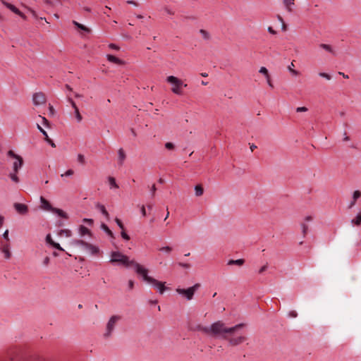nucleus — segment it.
<instances>
[{
  "label": "nucleus",
  "instance_id": "obj_1",
  "mask_svg": "<svg viewBox=\"0 0 361 361\" xmlns=\"http://www.w3.org/2000/svg\"><path fill=\"white\" fill-rule=\"evenodd\" d=\"M245 326V324L240 323L231 327H227L222 321H217L212 323L210 326H203L198 324L190 326V330L200 331L212 338L226 340L229 345L237 346L247 339L245 335L238 333L240 329Z\"/></svg>",
  "mask_w": 361,
  "mask_h": 361
},
{
  "label": "nucleus",
  "instance_id": "obj_2",
  "mask_svg": "<svg viewBox=\"0 0 361 361\" xmlns=\"http://www.w3.org/2000/svg\"><path fill=\"white\" fill-rule=\"evenodd\" d=\"M111 263H118L128 267L134 263V260H130L128 257L122 254L120 252H112L111 253V259L109 261Z\"/></svg>",
  "mask_w": 361,
  "mask_h": 361
},
{
  "label": "nucleus",
  "instance_id": "obj_3",
  "mask_svg": "<svg viewBox=\"0 0 361 361\" xmlns=\"http://www.w3.org/2000/svg\"><path fill=\"white\" fill-rule=\"evenodd\" d=\"M71 244L74 246L80 247L83 251L91 255H97L99 252L98 247L82 240L74 239L71 241Z\"/></svg>",
  "mask_w": 361,
  "mask_h": 361
},
{
  "label": "nucleus",
  "instance_id": "obj_4",
  "mask_svg": "<svg viewBox=\"0 0 361 361\" xmlns=\"http://www.w3.org/2000/svg\"><path fill=\"white\" fill-rule=\"evenodd\" d=\"M39 200H40V203H41L40 208L42 209L45 210V211L51 212L54 214H58L60 217H62L64 219L68 218V214L65 212H63L61 209L53 207L51 205V204L49 203V202L48 200H47L44 197H43L42 196L40 197Z\"/></svg>",
  "mask_w": 361,
  "mask_h": 361
},
{
  "label": "nucleus",
  "instance_id": "obj_5",
  "mask_svg": "<svg viewBox=\"0 0 361 361\" xmlns=\"http://www.w3.org/2000/svg\"><path fill=\"white\" fill-rule=\"evenodd\" d=\"M166 82L173 85V87L171 88V91L178 95H181L183 94V91L181 90V87H186V84H183V81L179 78L170 75L166 78Z\"/></svg>",
  "mask_w": 361,
  "mask_h": 361
},
{
  "label": "nucleus",
  "instance_id": "obj_6",
  "mask_svg": "<svg viewBox=\"0 0 361 361\" xmlns=\"http://www.w3.org/2000/svg\"><path fill=\"white\" fill-rule=\"evenodd\" d=\"M121 319V317L119 315H113L110 317L106 324V330L103 335L104 338H109L111 336L117 322Z\"/></svg>",
  "mask_w": 361,
  "mask_h": 361
},
{
  "label": "nucleus",
  "instance_id": "obj_7",
  "mask_svg": "<svg viewBox=\"0 0 361 361\" xmlns=\"http://www.w3.org/2000/svg\"><path fill=\"white\" fill-rule=\"evenodd\" d=\"M200 287V283H195L194 286H192L187 289L178 288H176V291L178 294L185 297L188 300H190L192 299L195 292L197 290H198V288Z\"/></svg>",
  "mask_w": 361,
  "mask_h": 361
},
{
  "label": "nucleus",
  "instance_id": "obj_8",
  "mask_svg": "<svg viewBox=\"0 0 361 361\" xmlns=\"http://www.w3.org/2000/svg\"><path fill=\"white\" fill-rule=\"evenodd\" d=\"M131 266H133L135 272L142 278V280L148 283L150 279L152 278L148 276V269L135 261Z\"/></svg>",
  "mask_w": 361,
  "mask_h": 361
},
{
  "label": "nucleus",
  "instance_id": "obj_9",
  "mask_svg": "<svg viewBox=\"0 0 361 361\" xmlns=\"http://www.w3.org/2000/svg\"><path fill=\"white\" fill-rule=\"evenodd\" d=\"M8 157L14 159L13 162V171L14 172H18L19 169L23 166V158L15 154V152L12 150H9L7 153Z\"/></svg>",
  "mask_w": 361,
  "mask_h": 361
},
{
  "label": "nucleus",
  "instance_id": "obj_10",
  "mask_svg": "<svg viewBox=\"0 0 361 361\" xmlns=\"http://www.w3.org/2000/svg\"><path fill=\"white\" fill-rule=\"evenodd\" d=\"M148 283L156 288L160 294H163L166 289L164 282L159 281L154 278H152Z\"/></svg>",
  "mask_w": 361,
  "mask_h": 361
},
{
  "label": "nucleus",
  "instance_id": "obj_11",
  "mask_svg": "<svg viewBox=\"0 0 361 361\" xmlns=\"http://www.w3.org/2000/svg\"><path fill=\"white\" fill-rule=\"evenodd\" d=\"M13 208L16 212L20 215H26L29 212L28 207L23 203L15 202L13 204Z\"/></svg>",
  "mask_w": 361,
  "mask_h": 361
},
{
  "label": "nucleus",
  "instance_id": "obj_12",
  "mask_svg": "<svg viewBox=\"0 0 361 361\" xmlns=\"http://www.w3.org/2000/svg\"><path fill=\"white\" fill-rule=\"evenodd\" d=\"M32 102L34 105L39 106L46 102V98L42 92L35 93L32 96Z\"/></svg>",
  "mask_w": 361,
  "mask_h": 361
},
{
  "label": "nucleus",
  "instance_id": "obj_13",
  "mask_svg": "<svg viewBox=\"0 0 361 361\" xmlns=\"http://www.w3.org/2000/svg\"><path fill=\"white\" fill-rule=\"evenodd\" d=\"M0 249L1 252L4 255V257L7 259H10L11 257V253L9 250L10 249V243L8 242H1L0 244Z\"/></svg>",
  "mask_w": 361,
  "mask_h": 361
},
{
  "label": "nucleus",
  "instance_id": "obj_14",
  "mask_svg": "<svg viewBox=\"0 0 361 361\" xmlns=\"http://www.w3.org/2000/svg\"><path fill=\"white\" fill-rule=\"evenodd\" d=\"M37 129L42 133V135L44 136V140L45 141L49 143L52 147H56V145L55 143L53 142L52 140H51L47 132L41 127V126H39V124L37 125Z\"/></svg>",
  "mask_w": 361,
  "mask_h": 361
},
{
  "label": "nucleus",
  "instance_id": "obj_15",
  "mask_svg": "<svg viewBox=\"0 0 361 361\" xmlns=\"http://www.w3.org/2000/svg\"><path fill=\"white\" fill-rule=\"evenodd\" d=\"M3 4L5 5L8 9H10L11 11H13L14 13L19 15L22 18H25V15L20 11L18 8H17L13 4H11L9 3H7L6 1H2Z\"/></svg>",
  "mask_w": 361,
  "mask_h": 361
},
{
  "label": "nucleus",
  "instance_id": "obj_16",
  "mask_svg": "<svg viewBox=\"0 0 361 361\" xmlns=\"http://www.w3.org/2000/svg\"><path fill=\"white\" fill-rule=\"evenodd\" d=\"M95 207H96V209H97L98 210H99L101 212V213L105 216V218L107 220H109V219H110L109 214L103 204H100L99 202H97L95 204Z\"/></svg>",
  "mask_w": 361,
  "mask_h": 361
},
{
  "label": "nucleus",
  "instance_id": "obj_17",
  "mask_svg": "<svg viewBox=\"0 0 361 361\" xmlns=\"http://www.w3.org/2000/svg\"><path fill=\"white\" fill-rule=\"evenodd\" d=\"M126 158V155L124 150L123 149V148H120L118 150V161L120 166H122Z\"/></svg>",
  "mask_w": 361,
  "mask_h": 361
},
{
  "label": "nucleus",
  "instance_id": "obj_18",
  "mask_svg": "<svg viewBox=\"0 0 361 361\" xmlns=\"http://www.w3.org/2000/svg\"><path fill=\"white\" fill-rule=\"evenodd\" d=\"M361 197V192L360 190H355L354 191L353 194V200L350 202L348 208L351 209L353 207L356 203V201L358 198Z\"/></svg>",
  "mask_w": 361,
  "mask_h": 361
},
{
  "label": "nucleus",
  "instance_id": "obj_19",
  "mask_svg": "<svg viewBox=\"0 0 361 361\" xmlns=\"http://www.w3.org/2000/svg\"><path fill=\"white\" fill-rule=\"evenodd\" d=\"M106 57H107L108 61L111 63H114L118 65H124L125 64V62L123 60H121L113 55L109 54V55H107Z\"/></svg>",
  "mask_w": 361,
  "mask_h": 361
},
{
  "label": "nucleus",
  "instance_id": "obj_20",
  "mask_svg": "<svg viewBox=\"0 0 361 361\" xmlns=\"http://www.w3.org/2000/svg\"><path fill=\"white\" fill-rule=\"evenodd\" d=\"M245 262V260L243 259H230L227 264L228 265H237V266H242L243 265Z\"/></svg>",
  "mask_w": 361,
  "mask_h": 361
},
{
  "label": "nucleus",
  "instance_id": "obj_21",
  "mask_svg": "<svg viewBox=\"0 0 361 361\" xmlns=\"http://www.w3.org/2000/svg\"><path fill=\"white\" fill-rule=\"evenodd\" d=\"M295 0H283V3L288 12L292 11L291 6L294 5Z\"/></svg>",
  "mask_w": 361,
  "mask_h": 361
},
{
  "label": "nucleus",
  "instance_id": "obj_22",
  "mask_svg": "<svg viewBox=\"0 0 361 361\" xmlns=\"http://www.w3.org/2000/svg\"><path fill=\"white\" fill-rule=\"evenodd\" d=\"M73 24L78 29L82 30V31H85V32H87L89 33L90 32V30L85 27V25L79 23L78 22L75 21V20H73Z\"/></svg>",
  "mask_w": 361,
  "mask_h": 361
},
{
  "label": "nucleus",
  "instance_id": "obj_23",
  "mask_svg": "<svg viewBox=\"0 0 361 361\" xmlns=\"http://www.w3.org/2000/svg\"><path fill=\"white\" fill-rule=\"evenodd\" d=\"M101 229H102L109 236L114 238L113 232L109 228V227L104 223L101 224Z\"/></svg>",
  "mask_w": 361,
  "mask_h": 361
},
{
  "label": "nucleus",
  "instance_id": "obj_24",
  "mask_svg": "<svg viewBox=\"0 0 361 361\" xmlns=\"http://www.w3.org/2000/svg\"><path fill=\"white\" fill-rule=\"evenodd\" d=\"M319 47H321L322 49L326 50V51L335 55L336 53L335 51H334L332 47L329 44H319Z\"/></svg>",
  "mask_w": 361,
  "mask_h": 361
},
{
  "label": "nucleus",
  "instance_id": "obj_25",
  "mask_svg": "<svg viewBox=\"0 0 361 361\" xmlns=\"http://www.w3.org/2000/svg\"><path fill=\"white\" fill-rule=\"evenodd\" d=\"M351 224L355 226H360L361 224V211L357 214L355 219L351 220Z\"/></svg>",
  "mask_w": 361,
  "mask_h": 361
},
{
  "label": "nucleus",
  "instance_id": "obj_26",
  "mask_svg": "<svg viewBox=\"0 0 361 361\" xmlns=\"http://www.w3.org/2000/svg\"><path fill=\"white\" fill-rule=\"evenodd\" d=\"M195 195L200 197L203 195L204 189L201 185H197L195 187Z\"/></svg>",
  "mask_w": 361,
  "mask_h": 361
},
{
  "label": "nucleus",
  "instance_id": "obj_27",
  "mask_svg": "<svg viewBox=\"0 0 361 361\" xmlns=\"http://www.w3.org/2000/svg\"><path fill=\"white\" fill-rule=\"evenodd\" d=\"M108 181L111 188H118V185L116 182V179L114 177L109 176L108 177Z\"/></svg>",
  "mask_w": 361,
  "mask_h": 361
},
{
  "label": "nucleus",
  "instance_id": "obj_28",
  "mask_svg": "<svg viewBox=\"0 0 361 361\" xmlns=\"http://www.w3.org/2000/svg\"><path fill=\"white\" fill-rule=\"evenodd\" d=\"M17 173H18V172H14V171H13V172L10 173V174H9V177H10V178H11L13 182H15L16 183H19V181H20V180H19V178H18V176H17Z\"/></svg>",
  "mask_w": 361,
  "mask_h": 361
},
{
  "label": "nucleus",
  "instance_id": "obj_29",
  "mask_svg": "<svg viewBox=\"0 0 361 361\" xmlns=\"http://www.w3.org/2000/svg\"><path fill=\"white\" fill-rule=\"evenodd\" d=\"M79 231L81 235H85L86 234L90 233V230L84 226H80L79 228Z\"/></svg>",
  "mask_w": 361,
  "mask_h": 361
},
{
  "label": "nucleus",
  "instance_id": "obj_30",
  "mask_svg": "<svg viewBox=\"0 0 361 361\" xmlns=\"http://www.w3.org/2000/svg\"><path fill=\"white\" fill-rule=\"evenodd\" d=\"M300 226L302 228V235L305 237L308 232V228H309L308 225H307L305 222H302L300 224Z\"/></svg>",
  "mask_w": 361,
  "mask_h": 361
},
{
  "label": "nucleus",
  "instance_id": "obj_31",
  "mask_svg": "<svg viewBox=\"0 0 361 361\" xmlns=\"http://www.w3.org/2000/svg\"><path fill=\"white\" fill-rule=\"evenodd\" d=\"M200 33L202 35V37L204 39L209 40L210 39V35L207 30H205L204 29H201L200 30Z\"/></svg>",
  "mask_w": 361,
  "mask_h": 361
},
{
  "label": "nucleus",
  "instance_id": "obj_32",
  "mask_svg": "<svg viewBox=\"0 0 361 361\" xmlns=\"http://www.w3.org/2000/svg\"><path fill=\"white\" fill-rule=\"evenodd\" d=\"M294 64L293 62H291L290 65L288 66V70L290 71V73L293 75H299V72L295 69H293Z\"/></svg>",
  "mask_w": 361,
  "mask_h": 361
},
{
  "label": "nucleus",
  "instance_id": "obj_33",
  "mask_svg": "<svg viewBox=\"0 0 361 361\" xmlns=\"http://www.w3.org/2000/svg\"><path fill=\"white\" fill-rule=\"evenodd\" d=\"M60 235H65L66 237H71L72 235V233L68 229H62L59 232Z\"/></svg>",
  "mask_w": 361,
  "mask_h": 361
},
{
  "label": "nucleus",
  "instance_id": "obj_34",
  "mask_svg": "<svg viewBox=\"0 0 361 361\" xmlns=\"http://www.w3.org/2000/svg\"><path fill=\"white\" fill-rule=\"evenodd\" d=\"M75 118L77 119V121L80 123L82 120V117L81 114H80L79 109H76L74 111Z\"/></svg>",
  "mask_w": 361,
  "mask_h": 361
},
{
  "label": "nucleus",
  "instance_id": "obj_35",
  "mask_svg": "<svg viewBox=\"0 0 361 361\" xmlns=\"http://www.w3.org/2000/svg\"><path fill=\"white\" fill-rule=\"evenodd\" d=\"M259 72L260 73L264 75L266 78L269 76L268 70L265 67H261L260 69L259 70Z\"/></svg>",
  "mask_w": 361,
  "mask_h": 361
},
{
  "label": "nucleus",
  "instance_id": "obj_36",
  "mask_svg": "<svg viewBox=\"0 0 361 361\" xmlns=\"http://www.w3.org/2000/svg\"><path fill=\"white\" fill-rule=\"evenodd\" d=\"M8 234H9V231L8 229H6L3 235H2V237L4 238V239L5 240V242H8L9 243L10 242V238H9V236H8Z\"/></svg>",
  "mask_w": 361,
  "mask_h": 361
},
{
  "label": "nucleus",
  "instance_id": "obj_37",
  "mask_svg": "<svg viewBox=\"0 0 361 361\" xmlns=\"http://www.w3.org/2000/svg\"><path fill=\"white\" fill-rule=\"evenodd\" d=\"M165 147L169 150H173L175 149V145L172 142H166L164 145Z\"/></svg>",
  "mask_w": 361,
  "mask_h": 361
},
{
  "label": "nucleus",
  "instance_id": "obj_38",
  "mask_svg": "<svg viewBox=\"0 0 361 361\" xmlns=\"http://www.w3.org/2000/svg\"><path fill=\"white\" fill-rule=\"evenodd\" d=\"M77 159H78V161L80 162L81 164H85V159L84 155H82L81 154H78Z\"/></svg>",
  "mask_w": 361,
  "mask_h": 361
},
{
  "label": "nucleus",
  "instance_id": "obj_39",
  "mask_svg": "<svg viewBox=\"0 0 361 361\" xmlns=\"http://www.w3.org/2000/svg\"><path fill=\"white\" fill-rule=\"evenodd\" d=\"M67 99L68 102L71 104V106L74 109V111L78 109L75 102L69 96H68Z\"/></svg>",
  "mask_w": 361,
  "mask_h": 361
},
{
  "label": "nucleus",
  "instance_id": "obj_40",
  "mask_svg": "<svg viewBox=\"0 0 361 361\" xmlns=\"http://www.w3.org/2000/svg\"><path fill=\"white\" fill-rule=\"evenodd\" d=\"M319 75L320 77L326 78L328 80H330L331 79V76L329 74L326 73H319Z\"/></svg>",
  "mask_w": 361,
  "mask_h": 361
},
{
  "label": "nucleus",
  "instance_id": "obj_41",
  "mask_svg": "<svg viewBox=\"0 0 361 361\" xmlns=\"http://www.w3.org/2000/svg\"><path fill=\"white\" fill-rule=\"evenodd\" d=\"M115 221L120 228H121L122 230L124 229V226L119 219L116 218Z\"/></svg>",
  "mask_w": 361,
  "mask_h": 361
},
{
  "label": "nucleus",
  "instance_id": "obj_42",
  "mask_svg": "<svg viewBox=\"0 0 361 361\" xmlns=\"http://www.w3.org/2000/svg\"><path fill=\"white\" fill-rule=\"evenodd\" d=\"M51 246L54 247V248L59 250H61V251H63V249L61 247V246L57 243H51Z\"/></svg>",
  "mask_w": 361,
  "mask_h": 361
},
{
  "label": "nucleus",
  "instance_id": "obj_43",
  "mask_svg": "<svg viewBox=\"0 0 361 361\" xmlns=\"http://www.w3.org/2000/svg\"><path fill=\"white\" fill-rule=\"evenodd\" d=\"M288 317L295 318L298 316V313L295 310H291L288 314Z\"/></svg>",
  "mask_w": 361,
  "mask_h": 361
},
{
  "label": "nucleus",
  "instance_id": "obj_44",
  "mask_svg": "<svg viewBox=\"0 0 361 361\" xmlns=\"http://www.w3.org/2000/svg\"><path fill=\"white\" fill-rule=\"evenodd\" d=\"M161 251H164L166 252H170L172 250V248L169 246H165L161 248H160Z\"/></svg>",
  "mask_w": 361,
  "mask_h": 361
},
{
  "label": "nucleus",
  "instance_id": "obj_45",
  "mask_svg": "<svg viewBox=\"0 0 361 361\" xmlns=\"http://www.w3.org/2000/svg\"><path fill=\"white\" fill-rule=\"evenodd\" d=\"M46 241L47 243L51 245L52 243H54V241L51 239V235L48 234L46 237Z\"/></svg>",
  "mask_w": 361,
  "mask_h": 361
},
{
  "label": "nucleus",
  "instance_id": "obj_46",
  "mask_svg": "<svg viewBox=\"0 0 361 361\" xmlns=\"http://www.w3.org/2000/svg\"><path fill=\"white\" fill-rule=\"evenodd\" d=\"M73 173H74V171L72 169H68V171H66V173L64 174H61V176L62 177L63 176H72Z\"/></svg>",
  "mask_w": 361,
  "mask_h": 361
},
{
  "label": "nucleus",
  "instance_id": "obj_47",
  "mask_svg": "<svg viewBox=\"0 0 361 361\" xmlns=\"http://www.w3.org/2000/svg\"><path fill=\"white\" fill-rule=\"evenodd\" d=\"M121 237L126 240H128L130 239V236L123 231L121 232Z\"/></svg>",
  "mask_w": 361,
  "mask_h": 361
},
{
  "label": "nucleus",
  "instance_id": "obj_48",
  "mask_svg": "<svg viewBox=\"0 0 361 361\" xmlns=\"http://www.w3.org/2000/svg\"><path fill=\"white\" fill-rule=\"evenodd\" d=\"M307 110H308L307 108H306L305 106H301V107L296 108V111L297 112H306Z\"/></svg>",
  "mask_w": 361,
  "mask_h": 361
},
{
  "label": "nucleus",
  "instance_id": "obj_49",
  "mask_svg": "<svg viewBox=\"0 0 361 361\" xmlns=\"http://www.w3.org/2000/svg\"><path fill=\"white\" fill-rule=\"evenodd\" d=\"M82 221L85 222V223L88 224L89 225H92L93 222H94L93 219H86V218L83 219Z\"/></svg>",
  "mask_w": 361,
  "mask_h": 361
},
{
  "label": "nucleus",
  "instance_id": "obj_50",
  "mask_svg": "<svg viewBox=\"0 0 361 361\" xmlns=\"http://www.w3.org/2000/svg\"><path fill=\"white\" fill-rule=\"evenodd\" d=\"M178 265L183 268H185V269H188L190 267V265L189 264H187V263H183V262H179L178 263Z\"/></svg>",
  "mask_w": 361,
  "mask_h": 361
},
{
  "label": "nucleus",
  "instance_id": "obj_51",
  "mask_svg": "<svg viewBox=\"0 0 361 361\" xmlns=\"http://www.w3.org/2000/svg\"><path fill=\"white\" fill-rule=\"evenodd\" d=\"M156 190H157V188H156V185L154 184L151 187V195H152V197H154L155 195Z\"/></svg>",
  "mask_w": 361,
  "mask_h": 361
},
{
  "label": "nucleus",
  "instance_id": "obj_52",
  "mask_svg": "<svg viewBox=\"0 0 361 361\" xmlns=\"http://www.w3.org/2000/svg\"><path fill=\"white\" fill-rule=\"evenodd\" d=\"M267 267H268L267 264H265V265H264V266H262V267L259 269V274H262L264 271H265L267 270Z\"/></svg>",
  "mask_w": 361,
  "mask_h": 361
},
{
  "label": "nucleus",
  "instance_id": "obj_53",
  "mask_svg": "<svg viewBox=\"0 0 361 361\" xmlns=\"http://www.w3.org/2000/svg\"><path fill=\"white\" fill-rule=\"evenodd\" d=\"M39 116L42 119L43 125L46 126H48L49 124L48 120L45 117H44V116Z\"/></svg>",
  "mask_w": 361,
  "mask_h": 361
},
{
  "label": "nucleus",
  "instance_id": "obj_54",
  "mask_svg": "<svg viewBox=\"0 0 361 361\" xmlns=\"http://www.w3.org/2000/svg\"><path fill=\"white\" fill-rule=\"evenodd\" d=\"M133 288H134V281L133 280H129V281H128L129 290H132Z\"/></svg>",
  "mask_w": 361,
  "mask_h": 361
},
{
  "label": "nucleus",
  "instance_id": "obj_55",
  "mask_svg": "<svg viewBox=\"0 0 361 361\" xmlns=\"http://www.w3.org/2000/svg\"><path fill=\"white\" fill-rule=\"evenodd\" d=\"M267 31L270 33V34H272V35H276V32L272 28V27H268L267 28Z\"/></svg>",
  "mask_w": 361,
  "mask_h": 361
},
{
  "label": "nucleus",
  "instance_id": "obj_56",
  "mask_svg": "<svg viewBox=\"0 0 361 361\" xmlns=\"http://www.w3.org/2000/svg\"><path fill=\"white\" fill-rule=\"evenodd\" d=\"M164 10L165 11V12L169 15H173L174 13L171 10L169 9L168 7H165L164 8Z\"/></svg>",
  "mask_w": 361,
  "mask_h": 361
},
{
  "label": "nucleus",
  "instance_id": "obj_57",
  "mask_svg": "<svg viewBox=\"0 0 361 361\" xmlns=\"http://www.w3.org/2000/svg\"><path fill=\"white\" fill-rule=\"evenodd\" d=\"M49 257H46L44 260H43V264L44 265H47L49 263Z\"/></svg>",
  "mask_w": 361,
  "mask_h": 361
},
{
  "label": "nucleus",
  "instance_id": "obj_58",
  "mask_svg": "<svg viewBox=\"0 0 361 361\" xmlns=\"http://www.w3.org/2000/svg\"><path fill=\"white\" fill-rule=\"evenodd\" d=\"M304 221L307 222H310L312 221V217L311 216H307L305 217Z\"/></svg>",
  "mask_w": 361,
  "mask_h": 361
},
{
  "label": "nucleus",
  "instance_id": "obj_59",
  "mask_svg": "<svg viewBox=\"0 0 361 361\" xmlns=\"http://www.w3.org/2000/svg\"><path fill=\"white\" fill-rule=\"evenodd\" d=\"M140 210H141V213H142V216H146V210H145V206H142Z\"/></svg>",
  "mask_w": 361,
  "mask_h": 361
},
{
  "label": "nucleus",
  "instance_id": "obj_60",
  "mask_svg": "<svg viewBox=\"0 0 361 361\" xmlns=\"http://www.w3.org/2000/svg\"><path fill=\"white\" fill-rule=\"evenodd\" d=\"M109 47L116 50L119 49V47L114 44H110Z\"/></svg>",
  "mask_w": 361,
  "mask_h": 361
},
{
  "label": "nucleus",
  "instance_id": "obj_61",
  "mask_svg": "<svg viewBox=\"0 0 361 361\" xmlns=\"http://www.w3.org/2000/svg\"><path fill=\"white\" fill-rule=\"evenodd\" d=\"M4 222V217L2 215H0V228L3 226Z\"/></svg>",
  "mask_w": 361,
  "mask_h": 361
},
{
  "label": "nucleus",
  "instance_id": "obj_62",
  "mask_svg": "<svg viewBox=\"0 0 361 361\" xmlns=\"http://www.w3.org/2000/svg\"><path fill=\"white\" fill-rule=\"evenodd\" d=\"M281 30L283 31H286L287 30V25H286L285 22L281 23Z\"/></svg>",
  "mask_w": 361,
  "mask_h": 361
},
{
  "label": "nucleus",
  "instance_id": "obj_63",
  "mask_svg": "<svg viewBox=\"0 0 361 361\" xmlns=\"http://www.w3.org/2000/svg\"><path fill=\"white\" fill-rule=\"evenodd\" d=\"M266 78H267V81L268 85H269L271 87H273V85H272V83L271 82V80H270V76H268V77H267Z\"/></svg>",
  "mask_w": 361,
  "mask_h": 361
},
{
  "label": "nucleus",
  "instance_id": "obj_64",
  "mask_svg": "<svg viewBox=\"0 0 361 361\" xmlns=\"http://www.w3.org/2000/svg\"><path fill=\"white\" fill-rule=\"evenodd\" d=\"M127 3H128V4H132V5H134V6H138V5H137V4L136 2L133 1H131V0L128 1H127Z\"/></svg>",
  "mask_w": 361,
  "mask_h": 361
}]
</instances>
